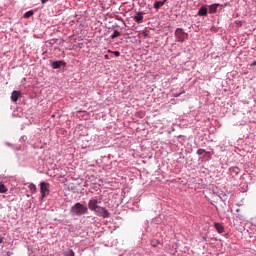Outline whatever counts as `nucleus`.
I'll return each mask as SVG.
<instances>
[{
	"label": "nucleus",
	"mask_w": 256,
	"mask_h": 256,
	"mask_svg": "<svg viewBox=\"0 0 256 256\" xmlns=\"http://www.w3.org/2000/svg\"><path fill=\"white\" fill-rule=\"evenodd\" d=\"M71 213H72V215L81 217V215H87V213H89V208H87V206L77 202L74 206H72Z\"/></svg>",
	"instance_id": "nucleus-1"
},
{
	"label": "nucleus",
	"mask_w": 256,
	"mask_h": 256,
	"mask_svg": "<svg viewBox=\"0 0 256 256\" xmlns=\"http://www.w3.org/2000/svg\"><path fill=\"white\" fill-rule=\"evenodd\" d=\"M95 215L97 217H103V219H109L111 217V214L108 210L105 209V207L98 206L96 210H94Z\"/></svg>",
	"instance_id": "nucleus-2"
},
{
	"label": "nucleus",
	"mask_w": 256,
	"mask_h": 256,
	"mask_svg": "<svg viewBox=\"0 0 256 256\" xmlns=\"http://www.w3.org/2000/svg\"><path fill=\"white\" fill-rule=\"evenodd\" d=\"M175 36L179 43H183V41H185V38L188 37V34L185 33V31H183V29L177 28L175 30Z\"/></svg>",
	"instance_id": "nucleus-3"
},
{
	"label": "nucleus",
	"mask_w": 256,
	"mask_h": 256,
	"mask_svg": "<svg viewBox=\"0 0 256 256\" xmlns=\"http://www.w3.org/2000/svg\"><path fill=\"white\" fill-rule=\"evenodd\" d=\"M49 187H51L49 183H46V182L40 183V193H41L42 199H44V197H47V195H49Z\"/></svg>",
	"instance_id": "nucleus-4"
},
{
	"label": "nucleus",
	"mask_w": 256,
	"mask_h": 256,
	"mask_svg": "<svg viewBox=\"0 0 256 256\" xmlns=\"http://www.w3.org/2000/svg\"><path fill=\"white\" fill-rule=\"evenodd\" d=\"M100 207L99 206V201L97 199H91L88 202V208L90 209V211L95 212L97 210V208Z\"/></svg>",
	"instance_id": "nucleus-5"
},
{
	"label": "nucleus",
	"mask_w": 256,
	"mask_h": 256,
	"mask_svg": "<svg viewBox=\"0 0 256 256\" xmlns=\"http://www.w3.org/2000/svg\"><path fill=\"white\" fill-rule=\"evenodd\" d=\"M19 97H21V92H19V91L12 92L11 99L14 103H17V101L19 100Z\"/></svg>",
	"instance_id": "nucleus-6"
},
{
	"label": "nucleus",
	"mask_w": 256,
	"mask_h": 256,
	"mask_svg": "<svg viewBox=\"0 0 256 256\" xmlns=\"http://www.w3.org/2000/svg\"><path fill=\"white\" fill-rule=\"evenodd\" d=\"M62 65H65V62H63L61 60L52 62V68H54V69H60Z\"/></svg>",
	"instance_id": "nucleus-7"
},
{
	"label": "nucleus",
	"mask_w": 256,
	"mask_h": 256,
	"mask_svg": "<svg viewBox=\"0 0 256 256\" xmlns=\"http://www.w3.org/2000/svg\"><path fill=\"white\" fill-rule=\"evenodd\" d=\"M134 21L136 23H141L143 21V12H138L135 16H134Z\"/></svg>",
	"instance_id": "nucleus-8"
},
{
	"label": "nucleus",
	"mask_w": 256,
	"mask_h": 256,
	"mask_svg": "<svg viewBox=\"0 0 256 256\" xmlns=\"http://www.w3.org/2000/svg\"><path fill=\"white\" fill-rule=\"evenodd\" d=\"M199 17H205L207 15V7L202 6L198 11Z\"/></svg>",
	"instance_id": "nucleus-9"
},
{
	"label": "nucleus",
	"mask_w": 256,
	"mask_h": 256,
	"mask_svg": "<svg viewBox=\"0 0 256 256\" xmlns=\"http://www.w3.org/2000/svg\"><path fill=\"white\" fill-rule=\"evenodd\" d=\"M214 227L218 233H223V231H225V227H223L221 223H215Z\"/></svg>",
	"instance_id": "nucleus-10"
},
{
	"label": "nucleus",
	"mask_w": 256,
	"mask_h": 256,
	"mask_svg": "<svg viewBox=\"0 0 256 256\" xmlns=\"http://www.w3.org/2000/svg\"><path fill=\"white\" fill-rule=\"evenodd\" d=\"M165 2H166V0H164V1H156L154 3V9H161V7H163V5H165Z\"/></svg>",
	"instance_id": "nucleus-11"
},
{
	"label": "nucleus",
	"mask_w": 256,
	"mask_h": 256,
	"mask_svg": "<svg viewBox=\"0 0 256 256\" xmlns=\"http://www.w3.org/2000/svg\"><path fill=\"white\" fill-rule=\"evenodd\" d=\"M219 4H212L209 6V13L213 14V13H217V7Z\"/></svg>",
	"instance_id": "nucleus-12"
},
{
	"label": "nucleus",
	"mask_w": 256,
	"mask_h": 256,
	"mask_svg": "<svg viewBox=\"0 0 256 256\" xmlns=\"http://www.w3.org/2000/svg\"><path fill=\"white\" fill-rule=\"evenodd\" d=\"M196 153L197 155H203V153H205V155H208V157H211V152H207L205 151V149H198Z\"/></svg>",
	"instance_id": "nucleus-13"
},
{
	"label": "nucleus",
	"mask_w": 256,
	"mask_h": 256,
	"mask_svg": "<svg viewBox=\"0 0 256 256\" xmlns=\"http://www.w3.org/2000/svg\"><path fill=\"white\" fill-rule=\"evenodd\" d=\"M28 189H30L31 193L37 192V186H35L33 183L29 184Z\"/></svg>",
	"instance_id": "nucleus-14"
},
{
	"label": "nucleus",
	"mask_w": 256,
	"mask_h": 256,
	"mask_svg": "<svg viewBox=\"0 0 256 256\" xmlns=\"http://www.w3.org/2000/svg\"><path fill=\"white\" fill-rule=\"evenodd\" d=\"M111 39H116V37H121V32L114 30L113 34L110 36Z\"/></svg>",
	"instance_id": "nucleus-15"
},
{
	"label": "nucleus",
	"mask_w": 256,
	"mask_h": 256,
	"mask_svg": "<svg viewBox=\"0 0 256 256\" xmlns=\"http://www.w3.org/2000/svg\"><path fill=\"white\" fill-rule=\"evenodd\" d=\"M0 193H7V187H5V184L0 182Z\"/></svg>",
	"instance_id": "nucleus-16"
},
{
	"label": "nucleus",
	"mask_w": 256,
	"mask_h": 256,
	"mask_svg": "<svg viewBox=\"0 0 256 256\" xmlns=\"http://www.w3.org/2000/svg\"><path fill=\"white\" fill-rule=\"evenodd\" d=\"M64 256H75V252L73 250H67L63 253Z\"/></svg>",
	"instance_id": "nucleus-17"
},
{
	"label": "nucleus",
	"mask_w": 256,
	"mask_h": 256,
	"mask_svg": "<svg viewBox=\"0 0 256 256\" xmlns=\"http://www.w3.org/2000/svg\"><path fill=\"white\" fill-rule=\"evenodd\" d=\"M29 17H33V11H28L24 14L25 19H29Z\"/></svg>",
	"instance_id": "nucleus-18"
},
{
	"label": "nucleus",
	"mask_w": 256,
	"mask_h": 256,
	"mask_svg": "<svg viewBox=\"0 0 256 256\" xmlns=\"http://www.w3.org/2000/svg\"><path fill=\"white\" fill-rule=\"evenodd\" d=\"M112 53L115 55V57H119L121 55L120 51H113Z\"/></svg>",
	"instance_id": "nucleus-19"
},
{
	"label": "nucleus",
	"mask_w": 256,
	"mask_h": 256,
	"mask_svg": "<svg viewBox=\"0 0 256 256\" xmlns=\"http://www.w3.org/2000/svg\"><path fill=\"white\" fill-rule=\"evenodd\" d=\"M47 1H49V0H41L42 5H45V3H47Z\"/></svg>",
	"instance_id": "nucleus-20"
},
{
	"label": "nucleus",
	"mask_w": 256,
	"mask_h": 256,
	"mask_svg": "<svg viewBox=\"0 0 256 256\" xmlns=\"http://www.w3.org/2000/svg\"><path fill=\"white\" fill-rule=\"evenodd\" d=\"M3 241H4V238L0 237V245H1V243H3Z\"/></svg>",
	"instance_id": "nucleus-21"
},
{
	"label": "nucleus",
	"mask_w": 256,
	"mask_h": 256,
	"mask_svg": "<svg viewBox=\"0 0 256 256\" xmlns=\"http://www.w3.org/2000/svg\"><path fill=\"white\" fill-rule=\"evenodd\" d=\"M181 96V93L179 94H174V97H180Z\"/></svg>",
	"instance_id": "nucleus-22"
},
{
	"label": "nucleus",
	"mask_w": 256,
	"mask_h": 256,
	"mask_svg": "<svg viewBox=\"0 0 256 256\" xmlns=\"http://www.w3.org/2000/svg\"><path fill=\"white\" fill-rule=\"evenodd\" d=\"M104 59H109V55L106 54V55L104 56Z\"/></svg>",
	"instance_id": "nucleus-23"
},
{
	"label": "nucleus",
	"mask_w": 256,
	"mask_h": 256,
	"mask_svg": "<svg viewBox=\"0 0 256 256\" xmlns=\"http://www.w3.org/2000/svg\"><path fill=\"white\" fill-rule=\"evenodd\" d=\"M7 255H8V256H11V255H9V252L7 253Z\"/></svg>",
	"instance_id": "nucleus-24"
}]
</instances>
